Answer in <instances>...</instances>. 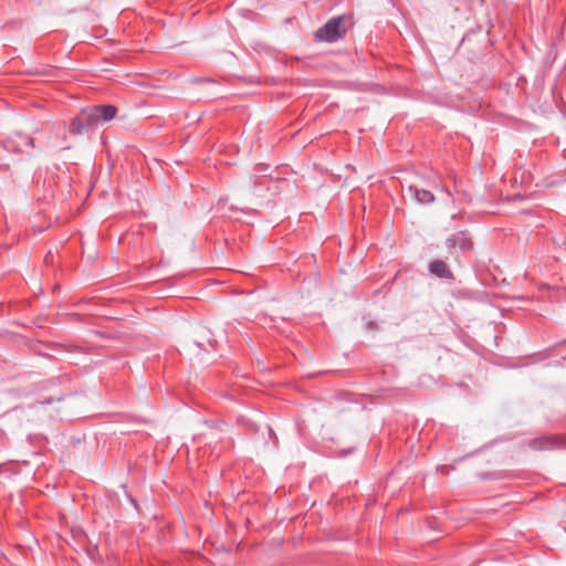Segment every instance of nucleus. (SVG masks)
I'll use <instances>...</instances> for the list:
<instances>
[{
    "label": "nucleus",
    "mask_w": 566,
    "mask_h": 566,
    "mask_svg": "<svg viewBox=\"0 0 566 566\" xmlns=\"http://www.w3.org/2000/svg\"><path fill=\"white\" fill-rule=\"evenodd\" d=\"M446 247L449 254L452 255L457 262H460L458 253L470 251L473 243L467 232L458 231L447 238Z\"/></svg>",
    "instance_id": "1"
},
{
    "label": "nucleus",
    "mask_w": 566,
    "mask_h": 566,
    "mask_svg": "<svg viewBox=\"0 0 566 566\" xmlns=\"http://www.w3.org/2000/svg\"><path fill=\"white\" fill-rule=\"evenodd\" d=\"M45 146L52 149H67L66 128L63 122L53 123L49 128Z\"/></svg>",
    "instance_id": "2"
},
{
    "label": "nucleus",
    "mask_w": 566,
    "mask_h": 566,
    "mask_svg": "<svg viewBox=\"0 0 566 566\" xmlns=\"http://www.w3.org/2000/svg\"><path fill=\"white\" fill-rule=\"evenodd\" d=\"M340 27L342 18H333L317 30L316 38L326 42H335L342 36Z\"/></svg>",
    "instance_id": "3"
},
{
    "label": "nucleus",
    "mask_w": 566,
    "mask_h": 566,
    "mask_svg": "<svg viewBox=\"0 0 566 566\" xmlns=\"http://www.w3.org/2000/svg\"><path fill=\"white\" fill-rule=\"evenodd\" d=\"M528 447L533 450L543 451V450H553L560 449L566 447L565 438L560 436H546L541 438H535L528 441Z\"/></svg>",
    "instance_id": "4"
},
{
    "label": "nucleus",
    "mask_w": 566,
    "mask_h": 566,
    "mask_svg": "<svg viewBox=\"0 0 566 566\" xmlns=\"http://www.w3.org/2000/svg\"><path fill=\"white\" fill-rule=\"evenodd\" d=\"M90 112L86 108H83L78 115H76L74 118H72L69 132L72 135H82L85 132H88L93 128H95L93 119H91Z\"/></svg>",
    "instance_id": "5"
},
{
    "label": "nucleus",
    "mask_w": 566,
    "mask_h": 566,
    "mask_svg": "<svg viewBox=\"0 0 566 566\" xmlns=\"http://www.w3.org/2000/svg\"><path fill=\"white\" fill-rule=\"evenodd\" d=\"M87 109L95 127L102 122L112 120L117 114V108L114 105H97L87 107Z\"/></svg>",
    "instance_id": "6"
},
{
    "label": "nucleus",
    "mask_w": 566,
    "mask_h": 566,
    "mask_svg": "<svg viewBox=\"0 0 566 566\" xmlns=\"http://www.w3.org/2000/svg\"><path fill=\"white\" fill-rule=\"evenodd\" d=\"M408 191L417 203H431L434 201V196L431 191L421 189L416 185H410Z\"/></svg>",
    "instance_id": "7"
},
{
    "label": "nucleus",
    "mask_w": 566,
    "mask_h": 566,
    "mask_svg": "<svg viewBox=\"0 0 566 566\" xmlns=\"http://www.w3.org/2000/svg\"><path fill=\"white\" fill-rule=\"evenodd\" d=\"M429 271L432 275L439 279H453V274L451 270L448 268L447 263L442 260H434L429 264Z\"/></svg>",
    "instance_id": "8"
},
{
    "label": "nucleus",
    "mask_w": 566,
    "mask_h": 566,
    "mask_svg": "<svg viewBox=\"0 0 566 566\" xmlns=\"http://www.w3.org/2000/svg\"><path fill=\"white\" fill-rule=\"evenodd\" d=\"M268 169V166L266 165H258L255 167V171H256V175H254V190L256 191V188H258V185L261 184V181H259V178L262 177V174Z\"/></svg>",
    "instance_id": "9"
}]
</instances>
